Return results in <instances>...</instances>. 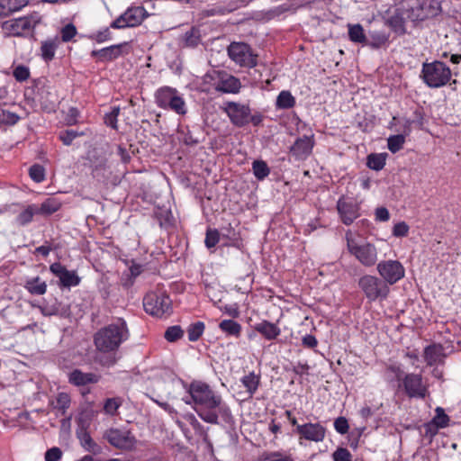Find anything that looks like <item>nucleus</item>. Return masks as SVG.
<instances>
[{"label":"nucleus","mask_w":461,"mask_h":461,"mask_svg":"<svg viewBox=\"0 0 461 461\" xmlns=\"http://www.w3.org/2000/svg\"><path fill=\"white\" fill-rule=\"evenodd\" d=\"M189 398H184L186 404H193V409L205 422L219 424V417L225 422L232 420L230 407L223 402L221 394L213 391L209 384L194 381L188 388Z\"/></svg>","instance_id":"obj_1"},{"label":"nucleus","mask_w":461,"mask_h":461,"mask_svg":"<svg viewBox=\"0 0 461 461\" xmlns=\"http://www.w3.org/2000/svg\"><path fill=\"white\" fill-rule=\"evenodd\" d=\"M129 337L128 325L122 318H116L98 330L94 335V344L98 351L96 362L104 367L114 366L118 360L117 351Z\"/></svg>","instance_id":"obj_2"},{"label":"nucleus","mask_w":461,"mask_h":461,"mask_svg":"<svg viewBox=\"0 0 461 461\" xmlns=\"http://www.w3.org/2000/svg\"><path fill=\"white\" fill-rule=\"evenodd\" d=\"M347 249L348 252L364 267H370L375 266L378 260V252L376 247L368 241L357 242L352 230H348L345 233Z\"/></svg>","instance_id":"obj_3"},{"label":"nucleus","mask_w":461,"mask_h":461,"mask_svg":"<svg viewBox=\"0 0 461 461\" xmlns=\"http://www.w3.org/2000/svg\"><path fill=\"white\" fill-rule=\"evenodd\" d=\"M450 68L442 61L424 62L420 77L430 88H439L446 86L451 78Z\"/></svg>","instance_id":"obj_4"},{"label":"nucleus","mask_w":461,"mask_h":461,"mask_svg":"<svg viewBox=\"0 0 461 461\" xmlns=\"http://www.w3.org/2000/svg\"><path fill=\"white\" fill-rule=\"evenodd\" d=\"M285 416L289 422L295 427L294 432L298 436L300 445H303V440L315 443L324 440L326 437V428L320 422H305L299 424L297 419L292 415L291 411H285Z\"/></svg>","instance_id":"obj_5"},{"label":"nucleus","mask_w":461,"mask_h":461,"mask_svg":"<svg viewBox=\"0 0 461 461\" xmlns=\"http://www.w3.org/2000/svg\"><path fill=\"white\" fill-rule=\"evenodd\" d=\"M155 102L159 108L173 111L178 115H185L187 113L186 104L176 88H158L155 93Z\"/></svg>","instance_id":"obj_6"},{"label":"nucleus","mask_w":461,"mask_h":461,"mask_svg":"<svg viewBox=\"0 0 461 461\" xmlns=\"http://www.w3.org/2000/svg\"><path fill=\"white\" fill-rule=\"evenodd\" d=\"M203 81L212 84L217 92L238 94L242 86L240 80L225 70H212L203 77Z\"/></svg>","instance_id":"obj_7"},{"label":"nucleus","mask_w":461,"mask_h":461,"mask_svg":"<svg viewBox=\"0 0 461 461\" xmlns=\"http://www.w3.org/2000/svg\"><path fill=\"white\" fill-rule=\"evenodd\" d=\"M358 286L370 302L384 300L390 293V288L386 282L372 275L361 276L358 280Z\"/></svg>","instance_id":"obj_8"},{"label":"nucleus","mask_w":461,"mask_h":461,"mask_svg":"<svg viewBox=\"0 0 461 461\" xmlns=\"http://www.w3.org/2000/svg\"><path fill=\"white\" fill-rule=\"evenodd\" d=\"M104 438L115 448L124 451L135 450L138 444V439L127 428H111L104 432Z\"/></svg>","instance_id":"obj_9"},{"label":"nucleus","mask_w":461,"mask_h":461,"mask_svg":"<svg viewBox=\"0 0 461 461\" xmlns=\"http://www.w3.org/2000/svg\"><path fill=\"white\" fill-rule=\"evenodd\" d=\"M227 52L230 59L240 67L252 68L258 65V54L245 42H231Z\"/></svg>","instance_id":"obj_10"},{"label":"nucleus","mask_w":461,"mask_h":461,"mask_svg":"<svg viewBox=\"0 0 461 461\" xmlns=\"http://www.w3.org/2000/svg\"><path fill=\"white\" fill-rule=\"evenodd\" d=\"M172 302L165 293H148L143 299V307L147 313L162 317L171 312Z\"/></svg>","instance_id":"obj_11"},{"label":"nucleus","mask_w":461,"mask_h":461,"mask_svg":"<svg viewBox=\"0 0 461 461\" xmlns=\"http://www.w3.org/2000/svg\"><path fill=\"white\" fill-rule=\"evenodd\" d=\"M146 17L147 11L143 6H131L113 21L110 27L115 30L136 27L141 24Z\"/></svg>","instance_id":"obj_12"},{"label":"nucleus","mask_w":461,"mask_h":461,"mask_svg":"<svg viewBox=\"0 0 461 461\" xmlns=\"http://www.w3.org/2000/svg\"><path fill=\"white\" fill-rule=\"evenodd\" d=\"M221 109L227 114L232 125L241 128L248 125V118L251 108L249 104L228 101Z\"/></svg>","instance_id":"obj_13"},{"label":"nucleus","mask_w":461,"mask_h":461,"mask_svg":"<svg viewBox=\"0 0 461 461\" xmlns=\"http://www.w3.org/2000/svg\"><path fill=\"white\" fill-rule=\"evenodd\" d=\"M377 272L381 279L386 282V285H394L401 280L405 274L402 264L398 260H384L377 264Z\"/></svg>","instance_id":"obj_14"},{"label":"nucleus","mask_w":461,"mask_h":461,"mask_svg":"<svg viewBox=\"0 0 461 461\" xmlns=\"http://www.w3.org/2000/svg\"><path fill=\"white\" fill-rule=\"evenodd\" d=\"M400 386L404 388L406 394L411 398L424 399L429 393L428 385L423 382L422 375L420 374L404 375Z\"/></svg>","instance_id":"obj_15"},{"label":"nucleus","mask_w":461,"mask_h":461,"mask_svg":"<svg viewBox=\"0 0 461 461\" xmlns=\"http://www.w3.org/2000/svg\"><path fill=\"white\" fill-rule=\"evenodd\" d=\"M337 210L345 225L352 224L360 216V205L351 198L340 197L337 202Z\"/></svg>","instance_id":"obj_16"},{"label":"nucleus","mask_w":461,"mask_h":461,"mask_svg":"<svg viewBox=\"0 0 461 461\" xmlns=\"http://www.w3.org/2000/svg\"><path fill=\"white\" fill-rule=\"evenodd\" d=\"M50 272L57 277H59V286L71 287L77 286L80 284L81 278L78 276L75 270H68L65 266L59 262H55L50 266Z\"/></svg>","instance_id":"obj_17"},{"label":"nucleus","mask_w":461,"mask_h":461,"mask_svg":"<svg viewBox=\"0 0 461 461\" xmlns=\"http://www.w3.org/2000/svg\"><path fill=\"white\" fill-rule=\"evenodd\" d=\"M128 42H122L119 44L111 45L109 47L103 48L101 50H95L91 51V57L96 59L98 62H110L113 61L123 54H128L129 50L125 52L123 49L128 48Z\"/></svg>","instance_id":"obj_18"},{"label":"nucleus","mask_w":461,"mask_h":461,"mask_svg":"<svg viewBox=\"0 0 461 461\" xmlns=\"http://www.w3.org/2000/svg\"><path fill=\"white\" fill-rule=\"evenodd\" d=\"M438 3L434 0H417L411 7L410 17L413 21H424L437 14Z\"/></svg>","instance_id":"obj_19"},{"label":"nucleus","mask_w":461,"mask_h":461,"mask_svg":"<svg viewBox=\"0 0 461 461\" xmlns=\"http://www.w3.org/2000/svg\"><path fill=\"white\" fill-rule=\"evenodd\" d=\"M35 23L30 17L24 16L4 22L2 28L8 36H22L23 32L34 28Z\"/></svg>","instance_id":"obj_20"},{"label":"nucleus","mask_w":461,"mask_h":461,"mask_svg":"<svg viewBox=\"0 0 461 461\" xmlns=\"http://www.w3.org/2000/svg\"><path fill=\"white\" fill-rule=\"evenodd\" d=\"M68 380L70 384L81 387L97 384L101 380V375L93 372L86 373L81 369L75 368L68 373Z\"/></svg>","instance_id":"obj_21"},{"label":"nucleus","mask_w":461,"mask_h":461,"mask_svg":"<svg viewBox=\"0 0 461 461\" xmlns=\"http://www.w3.org/2000/svg\"><path fill=\"white\" fill-rule=\"evenodd\" d=\"M423 357L427 366H432L438 364H444L447 354L442 344L433 343L424 348Z\"/></svg>","instance_id":"obj_22"},{"label":"nucleus","mask_w":461,"mask_h":461,"mask_svg":"<svg viewBox=\"0 0 461 461\" xmlns=\"http://www.w3.org/2000/svg\"><path fill=\"white\" fill-rule=\"evenodd\" d=\"M313 145L314 141L311 137L303 136L294 141L290 152L296 159H305L312 153Z\"/></svg>","instance_id":"obj_23"},{"label":"nucleus","mask_w":461,"mask_h":461,"mask_svg":"<svg viewBox=\"0 0 461 461\" xmlns=\"http://www.w3.org/2000/svg\"><path fill=\"white\" fill-rule=\"evenodd\" d=\"M255 331L260 333L267 340L276 339L281 333L280 328L269 321H262L253 326Z\"/></svg>","instance_id":"obj_24"},{"label":"nucleus","mask_w":461,"mask_h":461,"mask_svg":"<svg viewBox=\"0 0 461 461\" xmlns=\"http://www.w3.org/2000/svg\"><path fill=\"white\" fill-rule=\"evenodd\" d=\"M366 37V46L380 49L388 45L390 34L384 31H369Z\"/></svg>","instance_id":"obj_25"},{"label":"nucleus","mask_w":461,"mask_h":461,"mask_svg":"<svg viewBox=\"0 0 461 461\" xmlns=\"http://www.w3.org/2000/svg\"><path fill=\"white\" fill-rule=\"evenodd\" d=\"M44 316L60 315L66 317L69 313V306L55 300L53 303H45L39 307Z\"/></svg>","instance_id":"obj_26"},{"label":"nucleus","mask_w":461,"mask_h":461,"mask_svg":"<svg viewBox=\"0 0 461 461\" xmlns=\"http://www.w3.org/2000/svg\"><path fill=\"white\" fill-rule=\"evenodd\" d=\"M23 287L32 295H43L47 292V284L40 276L28 278Z\"/></svg>","instance_id":"obj_27"},{"label":"nucleus","mask_w":461,"mask_h":461,"mask_svg":"<svg viewBox=\"0 0 461 461\" xmlns=\"http://www.w3.org/2000/svg\"><path fill=\"white\" fill-rule=\"evenodd\" d=\"M62 206V202L56 197H49L40 206L37 205L38 212L41 215L49 216L58 212Z\"/></svg>","instance_id":"obj_28"},{"label":"nucleus","mask_w":461,"mask_h":461,"mask_svg":"<svg viewBox=\"0 0 461 461\" xmlns=\"http://www.w3.org/2000/svg\"><path fill=\"white\" fill-rule=\"evenodd\" d=\"M59 40L58 37H55L53 39H49V40L41 42V58L46 62H49L54 59L55 52L59 47Z\"/></svg>","instance_id":"obj_29"},{"label":"nucleus","mask_w":461,"mask_h":461,"mask_svg":"<svg viewBox=\"0 0 461 461\" xmlns=\"http://www.w3.org/2000/svg\"><path fill=\"white\" fill-rule=\"evenodd\" d=\"M241 383L246 388L247 393L252 397L260 384V375H257L255 372H249L241 378Z\"/></svg>","instance_id":"obj_30"},{"label":"nucleus","mask_w":461,"mask_h":461,"mask_svg":"<svg viewBox=\"0 0 461 461\" xmlns=\"http://www.w3.org/2000/svg\"><path fill=\"white\" fill-rule=\"evenodd\" d=\"M39 214L37 204L27 205L15 218L19 226H26L32 221L33 216Z\"/></svg>","instance_id":"obj_31"},{"label":"nucleus","mask_w":461,"mask_h":461,"mask_svg":"<svg viewBox=\"0 0 461 461\" xmlns=\"http://www.w3.org/2000/svg\"><path fill=\"white\" fill-rule=\"evenodd\" d=\"M220 330L226 334V336H231L239 338L241 334V325L233 320H223L219 324Z\"/></svg>","instance_id":"obj_32"},{"label":"nucleus","mask_w":461,"mask_h":461,"mask_svg":"<svg viewBox=\"0 0 461 461\" xmlns=\"http://www.w3.org/2000/svg\"><path fill=\"white\" fill-rule=\"evenodd\" d=\"M202 41L201 32L197 27H192L183 35V45L186 48H195Z\"/></svg>","instance_id":"obj_33"},{"label":"nucleus","mask_w":461,"mask_h":461,"mask_svg":"<svg viewBox=\"0 0 461 461\" xmlns=\"http://www.w3.org/2000/svg\"><path fill=\"white\" fill-rule=\"evenodd\" d=\"M348 38L352 42L361 43L366 45L367 41V35L365 34L362 25L357 24H348Z\"/></svg>","instance_id":"obj_34"},{"label":"nucleus","mask_w":461,"mask_h":461,"mask_svg":"<svg viewBox=\"0 0 461 461\" xmlns=\"http://www.w3.org/2000/svg\"><path fill=\"white\" fill-rule=\"evenodd\" d=\"M78 438L80 439L82 447L88 452H91L95 455L101 453V447L96 444L90 434L87 431H82L78 433Z\"/></svg>","instance_id":"obj_35"},{"label":"nucleus","mask_w":461,"mask_h":461,"mask_svg":"<svg viewBox=\"0 0 461 461\" xmlns=\"http://www.w3.org/2000/svg\"><path fill=\"white\" fill-rule=\"evenodd\" d=\"M386 161V154L372 153L367 156L366 165L369 168L379 171L384 168Z\"/></svg>","instance_id":"obj_36"},{"label":"nucleus","mask_w":461,"mask_h":461,"mask_svg":"<svg viewBox=\"0 0 461 461\" xmlns=\"http://www.w3.org/2000/svg\"><path fill=\"white\" fill-rule=\"evenodd\" d=\"M276 105L278 109H290L295 105V98L289 91H281L277 95Z\"/></svg>","instance_id":"obj_37"},{"label":"nucleus","mask_w":461,"mask_h":461,"mask_svg":"<svg viewBox=\"0 0 461 461\" xmlns=\"http://www.w3.org/2000/svg\"><path fill=\"white\" fill-rule=\"evenodd\" d=\"M252 170L258 180H263L270 174V168L264 160H255L252 163Z\"/></svg>","instance_id":"obj_38"},{"label":"nucleus","mask_w":461,"mask_h":461,"mask_svg":"<svg viewBox=\"0 0 461 461\" xmlns=\"http://www.w3.org/2000/svg\"><path fill=\"white\" fill-rule=\"evenodd\" d=\"M435 413L436 415L430 421L439 429L447 428L449 425L450 418L446 414L445 410L442 407H437Z\"/></svg>","instance_id":"obj_39"},{"label":"nucleus","mask_w":461,"mask_h":461,"mask_svg":"<svg viewBox=\"0 0 461 461\" xmlns=\"http://www.w3.org/2000/svg\"><path fill=\"white\" fill-rule=\"evenodd\" d=\"M204 323L203 321H196L189 325L187 329L188 339L192 342L198 340L203 333Z\"/></svg>","instance_id":"obj_40"},{"label":"nucleus","mask_w":461,"mask_h":461,"mask_svg":"<svg viewBox=\"0 0 461 461\" xmlns=\"http://www.w3.org/2000/svg\"><path fill=\"white\" fill-rule=\"evenodd\" d=\"M405 143L404 135L396 134L392 135L387 139V148L392 153H396L401 150Z\"/></svg>","instance_id":"obj_41"},{"label":"nucleus","mask_w":461,"mask_h":461,"mask_svg":"<svg viewBox=\"0 0 461 461\" xmlns=\"http://www.w3.org/2000/svg\"><path fill=\"white\" fill-rule=\"evenodd\" d=\"M122 404V399L120 397L108 398L104 404V411L106 414L113 416Z\"/></svg>","instance_id":"obj_42"},{"label":"nucleus","mask_w":461,"mask_h":461,"mask_svg":"<svg viewBox=\"0 0 461 461\" xmlns=\"http://www.w3.org/2000/svg\"><path fill=\"white\" fill-rule=\"evenodd\" d=\"M20 120V116L8 110H0V126L2 125H14Z\"/></svg>","instance_id":"obj_43"},{"label":"nucleus","mask_w":461,"mask_h":461,"mask_svg":"<svg viewBox=\"0 0 461 461\" xmlns=\"http://www.w3.org/2000/svg\"><path fill=\"white\" fill-rule=\"evenodd\" d=\"M11 15L13 13L18 12L29 4V0H1Z\"/></svg>","instance_id":"obj_44"},{"label":"nucleus","mask_w":461,"mask_h":461,"mask_svg":"<svg viewBox=\"0 0 461 461\" xmlns=\"http://www.w3.org/2000/svg\"><path fill=\"white\" fill-rule=\"evenodd\" d=\"M29 176L35 183H41L45 180V168L40 164H33L29 168Z\"/></svg>","instance_id":"obj_45"},{"label":"nucleus","mask_w":461,"mask_h":461,"mask_svg":"<svg viewBox=\"0 0 461 461\" xmlns=\"http://www.w3.org/2000/svg\"><path fill=\"white\" fill-rule=\"evenodd\" d=\"M385 375H386L387 380H389V381H393L394 379L397 381H402L404 376L403 371L402 370L401 366L398 365L386 366Z\"/></svg>","instance_id":"obj_46"},{"label":"nucleus","mask_w":461,"mask_h":461,"mask_svg":"<svg viewBox=\"0 0 461 461\" xmlns=\"http://www.w3.org/2000/svg\"><path fill=\"white\" fill-rule=\"evenodd\" d=\"M70 402V396L67 393H59L56 398L55 408L64 415L66 411L69 408Z\"/></svg>","instance_id":"obj_47"},{"label":"nucleus","mask_w":461,"mask_h":461,"mask_svg":"<svg viewBox=\"0 0 461 461\" xmlns=\"http://www.w3.org/2000/svg\"><path fill=\"white\" fill-rule=\"evenodd\" d=\"M184 335V331L180 326L175 325L167 329L165 331V339L169 342H175L181 339Z\"/></svg>","instance_id":"obj_48"},{"label":"nucleus","mask_w":461,"mask_h":461,"mask_svg":"<svg viewBox=\"0 0 461 461\" xmlns=\"http://www.w3.org/2000/svg\"><path fill=\"white\" fill-rule=\"evenodd\" d=\"M77 34V30L73 23H68L60 30L61 41L69 42Z\"/></svg>","instance_id":"obj_49"},{"label":"nucleus","mask_w":461,"mask_h":461,"mask_svg":"<svg viewBox=\"0 0 461 461\" xmlns=\"http://www.w3.org/2000/svg\"><path fill=\"white\" fill-rule=\"evenodd\" d=\"M388 23L392 30L397 34L402 35L406 32L404 21L399 16H393L388 20Z\"/></svg>","instance_id":"obj_50"},{"label":"nucleus","mask_w":461,"mask_h":461,"mask_svg":"<svg viewBox=\"0 0 461 461\" xmlns=\"http://www.w3.org/2000/svg\"><path fill=\"white\" fill-rule=\"evenodd\" d=\"M82 134V132H78L75 130H65L59 132V138L64 145L69 146L77 137Z\"/></svg>","instance_id":"obj_51"},{"label":"nucleus","mask_w":461,"mask_h":461,"mask_svg":"<svg viewBox=\"0 0 461 461\" xmlns=\"http://www.w3.org/2000/svg\"><path fill=\"white\" fill-rule=\"evenodd\" d=\"M119 114H120V107L119 106L113 107L112 111L105 114L104 123L107 126H109L114 130H117V128H118L117 118H118Z\"/></svg>","instance_id":"obj_52"},{"label":"nucleus","mask_w":461,"mask_h":461,"mask_svg":"<svg viewBox=\"0 0 461 461\" xmlns=\"http://www.w3.org/2000/svg\"><path fill=\"white\" fill-rule=\"evenodd\" d=\"M30 69L24 65H18L14 68L13 76L18 82H24L30 77Z\"/></svg>","instance_id":"obj_53"},{"label":"nucleus","mask_w":461,"mask_h":461,"mask_svg":"<svg viewBox=\"0 0 461 461\" xmlns=\"http://www.w3.org/2000/svg\"><path fill=\"white\" fill-rule=\"evenodd\" d=\"M220 240V233L216 229H208L206 230L204 243L208 249H212L216 246Z\"/></svg>","instance_id":"obj_54"},{"label":"nucleus","mask_w":461,"mask_h":461,"mask_svg":"<svg viewBox=\"0 0 461 461\" xmlns=\"http://www.w3.org/2000/svg\"><path fill=\"white\" fill-rule=\"evenodd\" d=\"M111 27H106L102 31H99L95 33L89 35V39L97 42L103 43L104 41L112 40V32L110 31Z\"/></svg>","instance_id":"obj_55"},{"label":"nucleus","mask_w":461,"mask_h":461,"mask_svg":"<svg viewBox=\"0 0 461 461\" xmlns=\"http://www.w3.org/2000/svg\"><path fill=\"white\" fill-rule=\"evenodd\" d=\"M332 457L334 461H352L351 453L345 447H338Z\"/></svg>","instance_id":"obj_56"},{"label":"nucleus","mask_w":461,"mask_h":461,"mask_svg":"<svg viewBox=\"0 0 461 461\" xmlns=\"http://www.w3.org/2000/svg\"><path fill=\"white\" fill-rule=\"evenodd\" d=\"M334 429L338 433H339L341 435L348 433V429H349L348 420L342 416L337 418L334 420Z\"/></svg>","instance_id":"obj_57"},{"label":"nucleus","mask_w":461,"mask_h":461,"mask_svg":"<svg viewBox=\"0 0 461 461\" xmlns=\"http://www.w3.org/2000/svg\"><path fill=\"white\" fill-rule=\"evenodd\" d=\"M258 461H294L292 457L283 455L280 452H271Z\"/></svg>","instance_id":"obj_58"},{"label":"nucleus","mask_w":461,"mask_h":461,"mask_svg":"<svg viewBox=\"0 0 461 461\" xmlns=\"http://www.w3.org/2000/svg\"><path fill=\"white\" fill-rule=\"evenodd\" d=\"M409 226L405 221L396 223L393 228V235L394 237H405L409 233Z\"/></svg>","instance_id":"obj_59"},{"label":"nucleus","mask_w":461,"mask_h":461,"mask_svg":"<svg viewBox=\"0 0 461 461\" xmlns=\"http://www.w3.org/2000/svg\"><path fill=\"white\" fill-rule=\"evenodd\" d=\"M62 456V451L58 447L48 449L45 453V461H59Z\"/></svg>","instance_id":"obj_60"},{"label":"nucleus","mask_w":461,"mask_h":461,"mask_svg":"<svg viewBox=\"0 0 461 461\" xmlns=\"http://www.w3.org/2000/svg\"><path fill=\"white\" fill-rule=\"evenodd\" d=\"M302 344L304 348H314L318 345V340L315 336L312 334H306L302 339Z\"/></svg>","instance_id":"obj_61"},{"label":"nucleus","mask_w":461,"mask_h":461,"mask_svg":"<svg viewBox=\"0 0 461 461\" xmlns=\"http://www.w3.org/2000/svg\"><path fill=\"white\" fill-rule=\"evenodd\" d=\"M390 218L389 211L385 207H379L375 210V219L380 221H386Z\"/></svg>","instance_id":"obj_62"},{"label":"nucleus","mask_w":461,"mask_h":461,"mask_svg":"<svg viewBox=\"0 0 461 461\" xmlns=\"http://www.w3.org/2000/svg\"><path fill=\"white\" fill-rule=\"evenodd\" d=\"M310 366L307 363H296L293 366V372H294L296 375H303L308 374Z\"/></svg>","instance_id":"obj_63"},{"label":"nucleus","mask_w":461,"mask_h":461,"mask_svg":"<svg viewBox=\"0 0 461 461\" xmlns=\"http://www.w3.org/2000/svg\"><path fill=\"white\" fill-rule=\"evenodd\" d=\"M263 115L260 113H255L254 114L249 112L248 118V124L252 123L254 126H259L263 122Z\"/></svg>","instance_id":"obj_64"}]
</instances>
